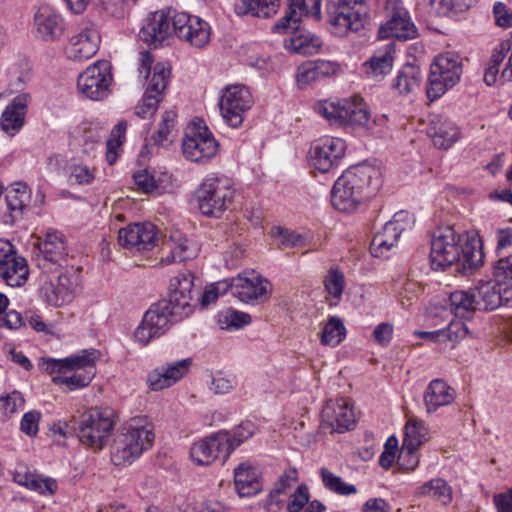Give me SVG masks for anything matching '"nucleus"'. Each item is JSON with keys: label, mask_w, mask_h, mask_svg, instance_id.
Returning a JSON list of instances; mask_svg holds the SVG:
<instances>
[{"label": "nucleus", "mask_w": 512, "mask_h": 512, "mask_svg": "<svg viewBox=\"0 0 512 512\" xmlns=\"http://www.w3.org/2000/svg\"><path fill=\"white\" fill-rule=\"evenodd\" d=\"M271 236L275 238L278 245L284 249L302 247L305 245V238L302 235L282 227H273L271 229Z\"/></svg>", "instance_id": "55"}, {"label": "nucleus", "mask_w": 512, "mask_h": 512, "mask_svg": "<svg viewBox=\"0 0 512 512\" xmlns=\"http://www.w3.org/2000/svg\"><path fill=\"white\" fill-rule=\"evenodd\" d=\"M219 149V143L207 126L191 123L187 126L182 140V153L185 159L206 163L214 158Z\"/></svg>", "instance_id": "11"}, {"label": "nucleus", "mask_w": 512, "mask_h": 512, "mask_svg": "<svg viewBox=\"0 0 512 512\" xmlns=\"http://www.w3.org/2000/svg\"><path fill=\"white\" fill-rule=\"evenodd\" d=\"M170 68L164 63H157L153 67V73L149 79L146 91L162 97L170 79Z\"/></svg>", "instance_id": "51"}, {"label": "nucleus", "mask_w": 512, "mask_h": 512, "mask_svg": "<svg viewBox=\"0 0 512 512\" xmlns=\"http://www.w3.org/2000/svg\"><path fill=\"white\" fill-rule=\"evenodd\" d=\"M100 42L101 36L96 25L83 21L76 34L70 38L66 49L67 56L74 61L90 59L99 50Z\"/></svg>", "instance_id": "20"}, {"label": "nucleus", "mask_w": 512, "mask_h": 512, "mask_svg": "<svg viewBox=\"0 0 512 512\" xmlns=\"http://www.w3.org/2000/svg\"><path fill=\"white\" fill-rule=\"evenodd\" d=\"M317 114L326 119L330 125L349 128H367L379 120L371 122L367 104L360 96H353L336 101L322 100L314 105Z\"/></svg>", "instance_id": "5"}, {"label": "nucleus", "mask_w": 512, "mask_h": 512, "mask_svg": "<svg viewBox=\"0 0 512 512\" xmlns=\"http://www.w3.org/2000/svg\"><path fill=\"white\" fill-rule=\"evenodd\" d=\"M175 120L176 113L174 111L170 110L163 113L159 127L151 138L155 145H166L171 142L170 135L175 127Z\"/></svg>", "instance_id": "53"}, {"label": "nucleus", "mask_w": 512, "mask_h": 512, "mask_svg": "<svg viewBox=\"0 0 512 512\" xmlns=\"http://www.w3.org/2000/svg\"><path fill=\"white\" fill-rule=\"evenodd\" d=\"M385 17L386 22L393 24L397 20H400L404 25V31L412 29V19L408 10L404 7L402 0H386L385 6Z\"/></svg>", "instance_id": "48"}, {"label": "nucleus", "mask_w": 512, "mask_h": 512, "mask_svg": "<svg viewBox=\"0 0 512 512\" xmlns=\"http://www.w3.org/2000/svg\"><path fill=\"white\" fill-rule=\"evenodd\" d=\"M36 37L43 41H56L64 33L65 25L61 15L50 6H41L34 16Z\"/></svg>", "instance_id": "26"}, {"label": "nucleus", "mask_w": 512, "mask_h": 512, "mask_svg": "<svg viewBox=\"0 0 512 512\" xmlns=\"http://www.w3.org/2000/svg\"><path fill=\"white\" fill-rule=\"evenodd\" d=\"M25 399L21 392L13 391L0 396V415L4 420L24 409Z\"/></svg>", "instance_id": "52"}, {"label": "nucleus", "mask_w": 512, "mask_h": 512, "mask_svg": "<svg viewBox=\"0 0 512 512\" xmlns=\"http://www.w3.org/2000/svg\"><path fill=\"white\" fill-rule=\"evenodd\" d=\"M81 290L79 272L66 269L56 277L48 278L40 286L42 300L51 306L62 307L71 303Z\"/></svg>", "instance_id": "10"}, {"label": "nucleus", "mask_w": 512, "mask_h": 512, "mask_svg": "<svg viewBox=\"0 0 512 512\" xmlns=\"http://www.w3.org/2000/svg\"><path fill=\"white\" fill-rule=\"evenodd\" d=\"M236 386V378L232 375H226L222 372H216L212 375L209 389L215 394H226Z\"/></svg>", "instance_id": "56"}, {"label": "nucleus", "mask_w": 512, "mask_h": 512, "mask_svg": "<svg viewBox=\"0 0 512 512\" xmlns=\"http://www.w3.org/2000/svg\"><path fill=\"white\" fill-rule=\"evenodd\" d=\"M13 480L21 486L40 494L52 495L57 491L56 480L49 477H42L31 471L26 465L18 464L13 472Z\"/></svg>", "instance_id": "29"}, {"label": "nucleus", "mask_w": 512, "mask_h": 512, "mask_svg": "<svg viewBox=\"0 0 512 512\" xmlns=\"http://www.w3.org/2000/svg\"><path fill=\"white\" fill-rule=\"evenodd\" d=\"M394 55V42H388L379 47L364 64L366 74L374 78H382L390 73L394 62Z\"/></svg>", "instance_id": "33"}, {"label": "nucleus", "mask_w": 512, "mask_h": 512, "mask_svg": "<svg viewBox=\"0 0 512 512\" xmlns=\"http://www.w3.org/2000/svg\"><path fill=\"white\" fill-rule=\"evenodd\" d=\"M297 480V470L292 467L286 469L272 489L273 496L277 494H280L281 496L286 495L287 489L296 483Z\"/></svg>", "instance_id": "62"}, {"label": "nucleus", "mask_w": 512, "mask_h": 512, "mask_svg": "<svg viewBox=\"0 0 512 512\" xmlns=\"http://www.w3.org/2000/svg\"><path fill=\"white\" fill-rule=\"evenodd\" d=\"M450 310L459 318L469 319L474 312L478 310L475 292L470 288L468 290H456L450 294Z\"/></svg>", "instance_id": "37"}, {"label": "nucleus", "mask_w": 512, "mask_h": 512, "mask_svg": "<svg viewBox=\"0 0 512 512\" xmlns=\"http://www.w3.org/2000/svg\"><path fill=\"white\" fill-rule=\"evenodd\" d=\"M428 440V430L422 420L410 418L405 425L403 445L419 448Z\"/></svg>", "instance_id": "44"}, {"label": "nucleus", "mask_w": 512, "mask_h": 512, "mask_svg": "<svg viewBox=\"0 0 512 512\" xmlns=\"http://www.w3.org/2000/svg\"><path fill=\"white\" fill-rule=\"evenodd\" d=\"M483 252L481 247L475 242L465 240L461 243L460 261L463 269H477L482 265Z\"/></svg>", "instance_id": "49"}, {"label": "nucleus", "mask_w": 512, "mask_h": 512, "mask_svg": "<svg viewBox=\"0 0 512 512\" xmlns=\"http://www.w3.org/2000/svg\"><path fill=\"white\" fill-rule=\"evenodd\" d=\"M112 81L110 63L96 61L78 76L77 89L85 98L100 101L109 95Z\"/></svg>", "instance_id": "15"}, {"label": "nucleus", "mask_w": 512, "mask_h": 512, "mask_svg": "<svg viewBox=\"0 0 512 512\" xmlns=\"http://www.w3.org/2000/svg\"><path fill=\"white\" fill-rule=\"evenodd\" d=\"M417 28L412 21V29L404 31V25L400 20L393 24L383 23L378 30V37L381 39L396 38L399 40H411L417 37Z\"/></svg>", "instance_id": "50"}, {"label": "nucleus", "mask_w": 512, "mask_h": 512, "mask_svg": "<svg viewBox=\"0 0 512 512\" xmlns=\"http://www.w3.org/2000/svg\"><path fill=\"white\" fill-rule=\"evenodd\" d=\"M30 98L28 93H22L16 96L3 111L0 125L8 135L14 136L23 127Z\"/></svg>", "instance_id": "28"}, {"label": "nucleus", "mask_w": 512, "mask_h": 512, "mask_svg": "<svg viewBox=\"0 0 512 512\" xmlns=\"http://www.w3.org/2000/svg\"><path fill=\"white\" fill-rule=\"evenodd\" d=\"M228 431H220L194 442L190 457L198 465H209L217 459L226 461L233 452Z\"/></svg>", "instance_id": "17"}, {"label": "nucleus", "mask_w": 512, "mask_h": 512, "mask_svg": "<svg viewBox=\"0 0 512 512\" xmlns=\"http://www.w3.org/2000/svg\"><path fill=\"white\" fill-rule=\"evenodd\" d=\"M254 99L250 90L240 84L229 85L221 91L219 99L220 114L229 126L242 125L246 113L252 108Z\"/></svg>", "instance_id": "12"}, {"label": "nucleus", "mask_w": 512, "mask_h": 512, "mask_svg": "<svg viewBox=\"0 0 512 512\" xmlns=\"http://www.w3.org/2000/svg\"><path fill=\"white\" fill-rule=\"evenodd\" d=\"M418 496H429L444 505L450 504L453 500V490L451 486L442 478L432 479L416 490Z\"/></svg>", "instance_id": "39"}, {"label": "nucleus", "mask_w": 512, "mask_h": 512, "mask_svg": "<svg viewBox=\"0 0 512 512\" xmlns=\"http://www.w3.org/2000/svg\"><path fill=\"white\" fill-rule=\"evenodd\" d=\"M234 198L231 180L223 175H207L196 190L200 212L208 217H220Z\"/></svg>", "instance_id": "7"}, {"label": "nucleus", "mask_w": 512, "mask_h": 512, "mask_svg": "<svg viewBox=\"0 0 512 512\" xmlns=\"http://www.w3.org/2000/svg\"><path fill=\"white\" fill-rule=\"evenodd\" d=\"M288 1V11L280 21L273 25L272 30L277 33L297 31L292 37L284 40V47L292 53L301 55L316 54L322 47V40L309 31L298 30V24L303 16L311 15L317 20L320 19L321 0H308L312 4L311 10H308L305 0Z\"/></svg>", "instance_id": "3"}, {"label": "nucleus", "mask_w": 512, "mask_h": 512, "mask_svg": "<svg viewBox=\"0 0 512 512\" xmlns=\"http://www.w3.org/2000/svg\"><path fill=\"white\" fill-rule=\"evenodd\" d=\"M40 419L41 413L39 411H28L21 419L20 430L29 437L36 436L39 430Z\"/></svg>", "instance_id": "61"}, {"label": "nucleus", "mask_w": 512, "mask_h": 512, "mask_svg": "<svg viewBox=\"0 0 512 512\" xmlns=\"http://www.w3.org/2000/svg\"><path fill=\"white\" fill-rule=\"evenodd\" d=\"M345 151L346 143L343 139L324 136L311 143L309 163L319 172L328 173L339 165Z\"/></svg>", "instance_id": "16"}, {"label": "nucleus", "mask_w": 512, "mask_h": 512, "mask_svg": "<svg viewBox=\"0 0 512 512\" xmlns=\"http://www.w3.org/2000/svg\"><path fill=\"white\" fill-rule=\"evenodd\" d=\"M234 484L240 497L256 495L262 489L257 470L247 463H241L234 469Z\"/></svg>", "instance_id": "34"}, {"label": "nucleus", "mask_w": 512, "mask_h": 512, "mask_svg": "<svg viewBox=\"0 0 512 512\" xmlns=\"http://www.w3.org/2000/svg\"><path fill=\"white\" fill-rule=\"evenodd\" d=\"M30 197V189L25 183H15L8 189L6 202L12 221H15L22 214L30 201Z\"/></svg>", "instance_id": "38"}, {"label": "nucleus", "mask_w": 512, "mask_h": 512, "mask_svg": "<svg viewBox=\"0 0 512 512\" xmlns=\"http://www.w3.org/2000/svg\"><path fill=\"white\" fill-rule=\"evenodd\" d=\"M463 74V60L455 52H445L436 56L430 65L426 94L430 101L441 98L456 86Z\"/></svg>", "instance_id": "8"}, {"label": "nucleus", "mask_w": 512, "mask_h": 512, "mask_svg": "<svg viewBox=\"0 0 512 512\" xmlns=\"http://www.w3.org/2000/svg\"><path fill=\"white\" fill-rule=\"evenodd\" d=\"M418 448H412L407 445L401 447L397 463L402 470L412 471L419 464V457L417 455Z\"/></svg>", "instance_id": "59"}, {"label": "nucleus", "mask_w": 512, "mask_h": 512, "mask_svg": "<svg viewBox=\"0 0 512 512\" xmlns=\"http://www.w3.org/2000/svg\"><path fill=\"white\" fill-rule=\"evenodd\" d=\"M41 257L38 265L48 272H57L68 262V251L65 237L61 232L49 230L44 241L40 244Z\"/></svg>", "instance_id": "21"}, {"label": "nucleus", "mask_w": 512, "mask_h": 512, "mask_svg": "<svg viewBox=\"0 0 512 512\" xmlns=\"http://www.w3.org/2000/svg\"><path fill=\"white\" fill-rule=\"evenodd\" d=\"M100 357V353L96 349L83 350L80 353L71 355L65 359L66 371L87 372V370H95L96 362Z\"/></svg>", "instance_id": "41"}, {"label": "nucleus", "mask_w": 512, "mask_h": 512, "mask_svg": "<svg viewBox=\"0 0 512 512\" xmlns=\"http://www.w3.org/2000/svg\"><path fill=\"white\" fill-rule=\"evenodd\" d=\"M339 70V64L328 60L302 63L296 73L297 85L300 89H306L315 82L337 74Z\"/></svg>", "instance_id": "27"}, {"label": "nucleus", "mask_w": 512, "mask_h": 512, "mask_svg": "<svg viewBox=\"0 0 512 512\" xmlns=\"http://www.w3.org/2000/svg\"><path fill=\"white\" fill-rule=\"evenodd\" d=\"M382 175L379 168L363 164L346 170L334 183L331 197L333 206L342 212H351L380 188Z\"/></svg>", "instance_id": "2"}, {"label": "nucleus", "mask_w": 512, "mask_h": 512, "mask_svg": "<svg viewBox=\"0 0 512 512\" xmlns=\"http://www.w3.org/2000/svg\"><path fill=\"white\" fill-rule=\"evenodd\" d=\"M156 240L157 229L150 222L130 224L118 232L119 244L130 250H151L155 246Z\"/></svg>", "instance_id": "24"}, {"label": "nucleus", "mask_w": 512, "mask_h": 512, "mask_svg": "<svg viewBox=\"0 0 512 512\" xmlns=\"http://www.w3.org/2000/svg\"><path fill=\"white\" fill-rule=\"evenodd\" d=\"M366 0H329L326 9L332 31L339 37L362 30L368 19Z\"/></svg>", "instance_id": "9"}, {"label": "nucleus", "mask_w": 512, "mask_h": 512, "mask_svg": "<svg viewBox=\"0 0 512 512\" xmlns=\"http://www.w3.org/2000/svg\"><path fill=\"white\" fill-rule=\"evenodd\" d=\"M116 424V413L110 407H93L79 418L77 437L86 447L98 452L107 445Z\"/></svg>", "instance_id": "6"}, {"label": "nucleus", "mask_w": 512, "mask_h": 512, "mask_svg": "<svg viewBox=\"0 0 512 512\" xmlns=\"http://www.w3.org/2000/svg\"><path fill=\"white\" fill-rule=\"evenodd\" d=\"M229 290L228 280L216 282L205 289L201 297V306L207 307L218 299L219 295L225 294Z\"/></svg>", "instance_id": "58"}, {"label": "nucleus", "mask_w": 512, "mask_h": 512, "mask_svg": "<svg viewBox=\"0 0 512 512\" xmlns=\"http://www.w3.org/2000/svg\"><path fill=\"white\" fill-rule=\"evenodd\" d=\"M324 287L331 297L330 305H337L346 287L344 273L337 267L330 268L324 278Z\"/></svg>", "instance_id": "43"}, {"label": "nucleus", "mask_w": 512, "mask_h": 512, "mask_svg": "<svg viewBox=\"0 0 512 512\" xmlns=\"http://www.w3.org/2000/svg\"><path fill=\"white\" fill-rule=\"evenodd\" d=\"M193 279L191 273H182L171 280L168 298L151 305L135 329L136 342L145 346L165 334L174 323L192 314Z\"/></svg>", "instance_id": "1"}, {"label": "nucleus", "mask_w": 512, "mask_h": 512, "mask_svg": "<svg viewBox=\"0 0 512 512\" xmlns=\"http://www.w3.org/2000/svg\"><path fill=\"white\" fill-rule=\"evenodd\" d=\"M430 136L434 145L440 149L450 148L460 137V130L448 118L438 117L432 122Z\"/></svg>", "instance_id": "35"}, {"label": "nucleus", "mask_w": 512, "mask_h": 512, "mask_svg": "<svg viewBox=\"0 0 512 512\" xmlns=\"http://www.w3.org/2000/svg\"><path fill=\"white\" fill-rule=\"evenodd\" d=\"M413 224V216L408 212L395 213L393 218L383 226L382 231L374 235L370 245L371 254L374 257H385L386 253L396 245L402 232L411 229Z\"/></svg>", "instance_id": "18"}, {"label": "nucleus", "mask_w": 512, "mask_h": 512, "mask_svg": "<svg viewBox=\"0 0 512 512\" xmlns=\"http://www.w3.org/2000/svg\"><path fill=\"white\" fill-rule=\"evenodd\" d=\"M461 236L450 227L436 229L431 238L430 262L434 270L445 268L460 261Z\"/></svg>", "instance_id": "13"}, {"label": "nucleus", "mask_w": 512, "mask_h": 512, "mask_svg": "<svg viewBox=\"0 0 512 512\" xmlns=\"http://www.w3.org/2000/svg\"><path fill=\"white\" fill-rule=\"evenodd\" d=\"M254 433V425L251 422H245L239 425L233 432H228L233 451Z\"/></svg>", "instance_id": "64"}, {"label": "nucleus", "mask_w": 512, "mask_h": 512, "mask_svg": "<svg viewBox=\"0 0 512 512\" xmlns=\"http://www.w3.org/2000/svg\"><path fill=\"white\" fill-rule=\"evenodd\" d=\"M217 323L222 330L235 331L251 323V316L232 308L220 311L217 315Z\"/></svg>", "instance_id": "42"}, {"label": "nucleus", "mask_w": 512, "mask_h": 512, "mask_svg": "<svg viewBox=\"0 0 512 512\" xmlns=\"http://www.w3.org/2000/svg\"><path fill=\"white\" fill-rule=\"evenodd\" d=\"M161 100V96L154 93H148V91H146L142 104L136 107L135 113L143 119L148 118L156 112Z\"/></svg>", "instance_id": "60"}, {"label": "nucleus", "mask_w": 512, "mask_h": 512, "mask_svg": "<svg viewBox=\"0 0 512 512\" xmlns=\"http://www.w3.org/2000/svg\"><path fill=\"white\" fill-rule=\"evenodd\" d=\"M309 501V491L305 485H300L292 495L291 501L287 505L289 512H303Z\"/></svg>", "instance_id": "63"}, {"label": "nucleus", "mask_w": 512, "mask_h": 512, "mask_svg": "<svg viewBox=\"0 0 512 512\" xmlns=\"http://www.w3.org/2000/svg\"><path fill=\"white\" fill-rule=\"evenodd\" d=\"M165 246L169 249V255L161 259V262L164 264L192 259L196 257L199 251L194 242L190 241L178 231L171 233L169 239L165 243Z\"/></svg>", "instance_id": "30"}, {"label": "nucleus", "mask_w": 512, "mask_h": 512, "mask_svg": "<svg viewBox=\"0 0 512 512\" xmlns=\"http://www.w3.org/2000/svg\"><path fill=\"white\" fill-rule=\"evenodd\" d=\"M127 124L119 122L112 130L111 138L106 143V160L112 165L116 162L118 156V149L123 144L125 139Z\"/></svg>", "instance_id": "54"}, {"label": "nucleus", "mask_w": 512, "mask_h": 512, "mask_svg": "<svg viewBox=\"0 0 512 512\" xmlns=\"http://www.w3.org/2000/svg\"><path fill=\"white\" fill-rule=\"evenodd\" d=\"M228 280L233 296L246 304H260L272 293L270 282L254 270L243 271Z\"/></svg>", "instance_id": "14"}, {"label": "nucleus", "mask_w": 512, "mask_h": 512, "mask_svg": "<svg viewBox=\"0 0 512 512\" xmlns=\"http://www.w3.org/2000/svg\"><path fill=\"white\" fill-rule=\"evenodd\" d=\"M243 12L256 17L268 18L277 13L280 0H241Z\"/></svg>", "instance_id": "47"}, {"label": "nucleus", "mask_w": 512, "mask_h": 512, "mask_svg": "<svg viewBox=\"0 0 512 512\" xmlns=\"http://www.w3.org/2000/svg\"><path fill=\"white\" fill-rule=\"evenodd\" d=\"M346 336V328L339 317H330L324 325L321 333V343L335 347L339 345Z\"/></svg>", "instance_id": "46"}, {"label": "nucleus", "mask_w": 512, "mask_h": 512, "mask_svg": "<svg viewBox=\"0 0 512 512\" xmlns=\"http://www.w3.org/2000/svg\"><path fill=\"white\" fill-rule=\"evenodd\" d=\"M355 413L345 399L329 400L322 409L321 428L330 433H344L355 426Z\"/></svg>", "instance_id": "22"}, {"label": "nucleus", "mask_w": 512, "mask_h": 512, "mask_svg": "<svg viewBox=\"0 0 512 512\" xmlns=\"http://www.w3.org/2000/svg\"><path fill=\"white\" fill-rule=\"evenodd\" d=\"M478 310L490 311L500 307L499 280L481 281L472 288Z\"/></svg>", "instance_id": "36"}, {"label": "nucleus", "mask_w": 512, "mask_h": 512, "mask_svg": "<svg viewBox=\"0 0 512 512\" xmlns=\"http://www.w3.org/2000/svg\"><path fill=\"white\" fill-rule=\"evenodd\" d=\"M455 399V391L442 379L432 380L423 395L427 413H434L438 408L451 404Z\"/></svg>", "instance_id": "31"}, {"label": "nucleus", "mask_w": 512, "mask_h": 512, "mask_svg": "<svg viewBox=\"0 0 512 512\" xmlns=\"http://www.w3.org/2000/svg\"><path fill=\"white\" fill-rule=\"evenodd\" d=\"M174 13L176 11H156L151 13L139 32V38L154 47L161 45L174 34Z\"/></svg>", "instance_id": "23"}, {"label": "nucleus", "mask_w": 512, "mask_h": 512, "mask_svg": "<svg viewBox=\"0 0 512 512\" xmlns=\"http://www.w3.org/2000/svg\"><path fill=\"white\" fill-rule=\"evenodd\" d=\"M319 473L324 487L330 492L341 496H349L357 493L356 486L344 482L341 477L335 475L327 468H321Z\"/></svg>", "instance_id": "45"}, {"label": "nucleus", "mask_w": 512, "mask_h": 512, "mask_svg": "<svg viewBox=\"0 0 512 512\" xmlns=\"http://www.w3.org/2000/svg\"><path fill=\"white\" fill-rule=\"evenodd\" d=\"M124 430L110 447V459L115 466L132 464L153 445L154 427L146 418L131 419Z\"/></svg>", "instance_id": "4"}, {"label": "nucleus", "mask_w": 512, "mask_h": 512, "mask_svg": "<svg viewBox=\"0 0 512 512\" xmlns=\"http://www.w3.org/2000/svg\"><path fill=\"white\" fill-rule=\"evenodd\" d=\"M0 278L10 287H21L29 278L27 260L20 254L0 263Z\"/></svg>", "instance_id": "32"}, {"label": "nucleus", "mask_w": 512, "mask_h": 512, "mask_svg": "<svg viewBox=\"0 0 512 512\" xmlns=\"http://www.w3.org/2000/svg\"><path fill=\"white\" fill-rule=\"evenodd\" d=\"M191 363L187 358L158 366L147 375V385L153 391L169 388L189 372Z\"/></svg>", "instance_id": "25"}, {"label": "nucleus", "mask_w": 512, "mask_h": 512, "mask_svg": "<svg viewBox=\"0 0 512 512\" xmlns=\"http://www.w3.org/2000/svg\"><path fill=\"white\" fill-rule=\"evenodd\" d=\"M174 34L192 47L203 48L210 42L211 27L198 16L177 12L174 13Z\"/></svg>", "instance_id": "19"}, {"label": "nucleus", "mask_w": 512, "mask_h": 512, "mask_svg": "<svg viewBox=\"0 0 512 512\" xmlns=\"http://www.w3.org/2000/svg\"><path fill=\"white\" fill-rule=\"evenodd\" d=\"M421 70L414 65H405L394 79L392 87L401 94L414 92L422 81Z\"/></svg>", "instance_id": "40"}, {"label": "nucleus", "mask_w": 512, "mask_h": 512, "mask_svg": "<svg viewBox=\"0 0 512 512\" xmlns=\"http://www.w3.org/2000/svg\"><path fill=\"white\" fill-rule=\"evenodd\" d=\"M96 371L87 370V372L74 371L73 375L68 377L54 378V382H60L69 386L71 389H77L87 386L94 378Z\"/></svg>", "instance_id": "57"}]
</instances>
